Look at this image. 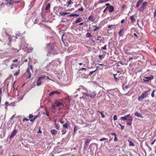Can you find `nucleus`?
Returning <instances> with one entry per match:
<instances>
[{"instance_id":"ddd939ff","label":"nucleus","mask_w":156,"mask_h":156,"mask_svg":"<svg viewBox=\"0 0 156 156\" xmlns=\"http://www.w3.org/2000/svg\"><path fill=\"white\" fill-rule=\"evenodd\" d=\"M17 133V130L14 129L12 132L11 133V135H9V137L10 138H12Z\"/></svg>"},{"instance_id":"f257e3e1","label":"nucleus","mask_w":156,"mask_h":156,"mask_svg":"<svg viewBox=\"0 0 156 156\" xmlns=\"http://www.w3.org/2000/svg\"><path fill=\"white\" fill-rule=\"evenodd\" d=\"M57 47L56 45L53 44L50 46V49L48 50V52L49 53L57 54L58 53Z\"/></svg>"},{"instance_id":"4c0bfd02","label":"nucleus","mask_w":156,"mask_h":156,"mask_svg":"<svg viewBox=\"0 0 156 156\" xmlns=\"http://www.w3.org/2000/svg\"><path fill=\"white\" fill-rule=\"evenodd\" d=\"M134 115L136 116H137L138 117H140L141 116L140 114H139L137 112H136L135 113Z\"/></svg>"},{"instance_id":"412c9836","label":"nucleus","mask_w":156,"mask_h":156,"mask_svg":"<svg viewBox=\"0 0 156 156\" xmlns=\"http://www.w3.org/2000/svg\"><path fill=\"white\" fill-rule=\"evenodd\" d=\"M109 0H99L98 1V3L99 4H101L103 3L109 1Z\"/></svg>"},{"instance_id":"c85d7f7f","label":"nucleus","mask_w":156,"mask_h":156,"mask_svg":"<svg viewBox=\"0 0 156 156\" xmlns=\"http://www.w3.org/2000/svg\"><path fill=\"white\" fill-rule=\"evenodd\" d=\"M50 7V4L48 3L46 6L45 8V10H47L49 9Z\"/></svg>"},{"instance_id":"a878e982","label":"nucleus","mask_w":156,"mask_h":156,"mask_svg":"<svg viewBox=\"0 0 156 156\" xmlns=\"http://www.w3.org/2000/svg\"><path fill=\"white\" fill-rule=\"evenodd\" d=\"M128 141L129 143V146H134V144H133V143L132 142L131 140H128Z\"/></svg>"},{"instance_id":"680f3d73","label":"nucleus","mask_w":156,"mask_h":156,"mask_svg":"<svg viewBox=\"0 0 156 156\" xmlns=\"http://www.w3.org/2000/svg\"><path fill=\"white\" fill-rule=\"evenodd\" d=\"M63 127H68V124L66 123L63 125Z\"/></svg>"},{"instance_id":"4be33fe9","label":"nucleus","mask_w":156,"mask_h":156,"mask_svg":"<svg viewBox=\"0 0 156 156\" xmlns=\"http://www.w3.org/2000/svg\"><path fill=\"white\" fill-rule=\"evenodd\" d=\"M103 37H102L101 36H99L98 37L97 40L101 42L103 40Z\"/></svg>"},{"instance_id":"79ce46f5","label":"nucleus","mask_w":156,"mask_h":156,"mask_svg":"<svg viewBox=\"0 0 156 156\" xmlns=\"http://www.w3.org/2000/svg\"><path fill=\"white\" fill-rule=\"evenodd\" d=\"M54 92L55 93V94H61V92L60 91H58V90H55L54 91Z\"/></svg>"},{"instance_id":"c9c22d12","label":"nucleus","mask_w":156,"mask_h":156,"mask_svg":"<svg viewBox=\"0 0 156 156\" xmlns=\"http://www.w3.org/2000/svg\"><path fill=\"white\" fill-rule=\"evenodd\" d=\"M86 36L88 38L92 37V35L90 33H88L86 34Z\"/></svg>"},{"instance_id":"f3484780","label":"nucleus","mask_w":156,"mask_h":156,"mask_svg":"<svg viewBox=\"0 0 156 156\" xmlns=\"http://www.w3.org/2000/svg\"><path fill=\"white\" fill-rule=\"evenodd\" d=\"M144 0H139L137 2L136 6V7H138L140 4L143 2Z\"/></svg>"},{"instance_id":"9b49d317","label":"nucleus","mask_w":156,"mask_h":156,"mask_svg":"<svg viewBox=\"0 0 156 156\" xmlns=\"http://www.w3.org/2000/svg\"><path fill=\"white\" fill-rule=\"evenodd\" d=\"M12 0H5V2H6L5 4H4V5H10L12 2Z\"/></svg>"},{"instance_id":"bf43d9fd","label":"nucleus","mask_w":156,"mask_h":156,"mask_svg":"<svg viewBox=\"0 0 156 156\" xmlns=\"http://www.w3.org/2000/svg\"><path fill=\"white\" fill-rule=\"evenodd\" d=\"M156 16V9L155 10V11L154 13V17H155Z\"/></svg>"},{"instance_id":"5701e85b","label":"nucleus","mask_w":156,"mask_h":156,"mask_svg":"<svg viewBox=\"0 0 156 156\" xmlns=\"http://www.w3.org/2000/svg\"><path fill=\"white\" fill-rule=\"evenodd\" d=\"M73 2H71V0H68V1L66 3V6L67 7H68L69 5L71 4H73Z\"/></svg>"},{"instance_id":"4468645a","label":"nucleus","mask_w":156,"mask_h":156,"mask_svg":"<svg viewBox=\"0 0 156 156\" xmlns=\"http://www.w3.org/2000/svg\"><path fill=\"white\" fill-rule=\"evenodd\" d=\"M108 9L109 12H112L114 11V8L112 5H110L108 7Z\"/></svg>"},{"instance_id":"603ef678","label":"nucleus","mask_w":156,"mask_h":156,"mask_svg":"<svg viewBox=\"0 0 156 156\" xmlns=\"http://www.w3.org/2000/svg\"><path fill=\"white\" fill-rule=\"evenodd\" d=\"M117 119V116L116 115H115L113 116V119L116 120Z\"/></svg>"},{"instance_id":"0eeeda50","label":"nucleus","mask_w":156,"mask_h":156,"mask_svg":"<svg viewBox=\"0 0 156 156\" xmlns=\"http://www.w3.org/2000/svg\"><path fill=\"white\" fill-rule=\"evenodd\" d=\"M133 121V118L132 116H130L128 118L126 121V123L128 126H130L132 124V121Z\"/></svg>"},{"instance_id":"2f4dec72","label":"nucleus","mask_w":156,"mask_h":156,"mask_svg":"<svg viewBox=\"0 0 156 156\" xmlns=\"http://www.w3.org/2000/svg\"><path fill=\"white\" fill-rule=\"evenodd\" d=\"M69 16L70 17H72V16H74L77 17V16H79V15L77 14H71Z\"/></svg>"},{"instance_id":"6e6d98bb","label":"nucleus","mask_w":156,"mask_h":156,"mask_svg":"<svg viewBox=\"0 0 156 156\" xmlns=\"http://www.w3.org/2000/svg\"><path fill=\"white\" fill-rule=\"evenodd\" d=\"M118 140L116 136H115L114 139V141H118Z\"/></svg>"},{"instance_id":"473e14b6","label":"nucleus","mask_w":156,"mask_h":156,"mask_svg":"<svg viewBox=\"0 0 156 156\" xmlns=\"http://www.w3.org/2000/svg\"><path fill=\"white\" fill-rule=\"evenodd\" d=\"M123 30H124V29L122 28L119 31V34H118V35L119 36H122V34H121L122 33V32Z\"/></svg>"},{"instance_id":"7c9ffc66","label":"nucleus","mask_w":156,"mask_h":156,"mask_svg":"<svg viewBox=\"0 0 156 156\" xmlns=\"http://www.w3.org/2000/svg\"><path fill=\"white\" fill-rule=\"evenodd\" d=\"M93 27H94L95 28L93 30V31H96L98 29H99L100 28V27H98V26H96V25H94V26H93Z\"/></svg>"},{"instance_id":"774afa93","label":"nucleus","mask_w":156,"mask_h":156,"mask_svg":"<svg viewBox=\"0 0 156 156\" xmlns=\"http://www.w3.org/2000/svg\"><path fill=\"white\" fill-rule=\"evenodd\" d=\"M155 140H156V139H155V140H154V141H153V142L151 143V145H153V144H154V142H155Z\"/></svg>"},{"instance_id":"58836bf2","label":"nucleus","mask_w":156,"mask_h":156,"mask_svg":"<svg viewBox=\"0 0 156 156\" xmlns=\"http://www.w3.org/2000/svg\"><path fill=\"white\" fill-rule=\"evenodd\" d=\"M56 106L55 104V105H52L51 106V109L53 110H55L56 108Z\"/></svg>"},{"instance_id":"a19ab883","label":"nucleus","mask_w":156,"mask_h":156,"mask_svg":"<svg viewBox=\"0 0 156 156\" xmlns=\"http://www.w3.org/2000/svg\"><path fill=\"white\" fill-rule=\"evenodd\" d=\"M96 70L95 71L90 72L89 74V76H91L95 72Z\"/></svg>"},{"instance_id":"e2e57ef3","label":"nucleus","mask_w":156,"mask_h":156,"mask_svg":"<svg viewBox=\"0 0 156 156\" xmlns=\"http://www.w3.org/2000/svg\"><path fill=\"white\" fill-rule=\"evenodd\" d=\"M113 26V25H109L108 26V28H110L111 27Z\"/></svg>"},{"instance_id":"1a4fd4ad","label":"nucleus","mask_w":156,"mask_h":156,"mask_svg":"<svg viewBox=\"0 0 156 156\" xmlns=\"http://www.w3.org/2000/svg\"><path fill=\"white\" fill-rule=\"evenodd\" d=\"M54 104L55 105L56 107H58L60 106L63 105V104L62 103L58 101L57 100L55 101Z\"/></svg>"},{"instance_id":"864d4df0","label":"nucleus","mask_w":156,"mask_h":156,"mask_svg":"<svg viewBox=\"0 0 156 156\" xmlns=\"http://www.w3.org/2000/svg\"><path fill=\"white\" fill-rule=\"evenodd\" d=\"M89 94H88L87 93H86L85 92H83V95L84 96H89Z\"/></svg>"},{"instance_id":"a211bd4d","label":"nucleus","mask_w":156,"mask_h":156,"mask_svg":"<svg viewBox=\"0 0 156 156\" xmlns=\"http://www.w3.org/2000/svg\"><path fill=\"white\" fill-rule=\"evenodd\" d=\"M117 75V74H113V76L114 77V79H115V81L116 82H118V81L119 80V77H118V78L116 77V76Z\"/></svg>"},{"instance_id":"f8f14e48","label":"nucleus","mask_w":156,"mask_h":156,"mask_svg":"<svg viewBox=\"0 0 156 156\" xmlns=\"http://www.w3.org/2000/svg\"><path fill=\"white\" fill-rule=\"evenodd\" d=\"M88 19L92 22H93L95 20V19L94 17L92 14H91L88 18Z\"/></svg>"},{"instance_id":"37998d69","label":"nucleus","mask_w":156,"mask_h":156,"mask_svg":"<svg viewBox=\"0 0 156 156\" xmlns=\"http://www.w3.org/2000/svg\"><path fill=\"white\" fill-rule=\"evenodd\" d=\"M55 94V93L54 92V91H51V92L49 94V95L50 96H52V95H53L54 94Z\"/></svg>"},{"instance_id":"cd10ccee","label":"nucleus","mask_w":156,"mask_h":156,"mask_svg":"<svg viewBox=\"0 0 156 156\" xmlns=\"http://www.w3.org/2000/svg\"><path fill=\"white\" fill-rule=\"evenodd\" d=\"M20 69H19L18 71L16 72V73H14V75L15 76H18L20 73Z\"/></svg>"},{"instance_id":"f704fd0d","label":"nucleus","mask_w":156,"mask_h":156,"mask_svg":"<svg viewBox=\"0 0 156 156\" xmlns=\"http://www.w3.org/2000/svg\"><path fill=\"white\" fill-rule=\"evenodd\" d=\"M149 91H150L149 90H146V91H145L144 93H142V94H144V95L146 97L148 93L149 92Z\"/></svg>"},{"instance_id":"b1692460","label":"nucleus","mask_w":156,"mask_h":156,"mask_svg":"<svg viewBox=\"0 0 156 156\" xmlns=\"http://www.w3.org/2000/svg\"><path fill=\"white\" fill-rule=\"evenodd\" d=\"M34 116L32 114H30L29 116V119H30V121L33 122V119Z\"/></svg>"},{"instance_id":"ea45409f","label":"nucleus","mask_w":156,"mask_h":156,"mask_svg":"<svg viewBox=\"0 0 156 156\" xmlns=\"http://www.w3.org/2000/svg\"><path fill=\"white\" fill-rule=\"evenodd\" d=\"M17 66H18L17 65H16L15 66L16 67H17ZM14 66H15V65L13 64H12L10 66L11 69H13L14 68Z\"/></svg>"},{"instance_id":"a18cd8bd","label":"nucleus","mask_w":156,"mask_h":156,"mask_svg":"<svg viewBox=\"0 0 156 156\" xmlns=\"http://www.w3.org/2000/svg\"><path fill=\"white\" fill-rule=\"evenodd\" d=\"M99 4V3H98V2H97L94 3V8H96L97 7V5L98 4Z\"/></svg>"},{"instance_id":"6ab92c4d","label":"nucleus","mask_w":156,"mask_h":156,"mask_svg":"<svg viewBox=\"0 0 156 156\" xmlns=\"http://www.w3.org/2000/svg\"><path fill=\"white\" fill-rule=\"evenodd\" d=\"M96 94L95 93V92H93V94H89V97H90L92 98H94L96 95Z\"/></svg>"},{"instance_id":"9d476101","label":"nucleus","mask_w":156,"mask_h":156,"mask_svg":"<svg viewBox=\"0 0 156 156\" xmlns=\"http://www.w3.org/2000/svg\"><path fill=\"white\" fill-rule=\"evenodd\" d=\"M130 114H128L126 115H125V116H124V117H121L120 119V120H124V121H125L126 120H127V119H128V118H129V117H130Z\"/></svg>"},{"instance_id":"3c124183","label":"nucleus","mask_w":156,"mask_h":156,"mask_svg":"<svg viewBox=\"0 0 156 156\" xmlns=\"http://www.w3.org/2000/svg\"><path fill=\"white\" fill-rule=\"evenodd\" d=\"M87 70L85 68H82L79 70V71H83L85 70L86 71Z\"/></svg>"},{"instance_id":"8fccbe9b","label":"nucleus","mask_w":156,"mask_h":156,"mask_svg":"<svg viewBox=\"0 0 156 156\" xmlns=\"http://www.w3.org/2000/svg\"><path fill=\"white\" fill-rule=\"evenodd\" d=\"M29 120V118L28 119L27 118H24L23 119V121L24 122L25 121H28Z\"/></svg>"},{"instance_id":"c756f323","label":"nucleus","mask_w":156,"mask_h":156,"mask_svg":"<svg viewBox=\"0 0 156 156\" xmlns=\"http://www.w3.org/2000/svg\"><path fill=\"white\" fill-rule=\"evenodd\" d=\"M81 21L82 19L81 18H79L76 20L75 22V23L76 24L77 23H79L81 22Z\"/></svg>"},{"instance_id":"0e129e2a","label":"nucleus","mask_w":156,"mask_h":156,"mask_svg":"<svg viewBox=\"0 0 156 156\" xmlns=\"http://www.w3.org/2000/svg\"><path fill=\"white\" fill-rule=\"evenodd\" d=\"M77 127H74V131H73L74 133L76 131L77 129Z\"/></svg>"},{"instance_id":"338daca9","label":"nucleus","mask_w":156,"mask_h":156,"mask_svg":"<svg viewBox=\"0 0 156 156\" xmlns=\"http://www.w3.org/2000/svg\"><path fill=\"white\" fill-rule=\"evenodd\" d=\"M38 117L37 116H36L34 117L33 119V121L35 120V119Z\"/></svg>"},{"instance_id":"de8ad7c7","label":"nucleus","mask_w":156,"mask_h":156,"mask_svg":"<svg viewBox=\"0 0 156 156\" xmlns=\"http://www.w3.org/2000/svg\"><path fill=\"white\" fill-rule=\"evenodd\" d=\"M98 57L101 60H102V58H104L103 55H99Z\"/></svg>"},{"instance_id":"72a5a7b5","label":"nucleus","mask_w":156,"mask_h":156,"mask_svg":"<svg viewBox=\"0 0 156 156\" xmlns=\"http://www.w3.org/2000/svg\"><path fill=\"white\" fill-rule=\"evenodd\" d=\"M98 112H99L101 115V117L102 118H104L105 117V115H104L103 112H100L99 111H97Z\"/></svg>"},{"instance_id":"e433bc0d","label":"nucleus","mask_w":156,"mask_h":156,"mask_svg":"<svg viewBox=\"0 0 156 156\" xmlns=\"http://www.w3.org/2000/svg\"><path fill=\"white\" fill-rule=\"evenodd\" d=\"M12 62H18L17 64L18 63H19L20 62V61H18V59H14V60H13L12 61Z\"/></svg>"},{"instance_id":"09e8293b","label":"nucleus","mask_w":156,"mask_h":156,"mask_svg":"<svg viewBox=\"0 0 156 156\" xmlns=\"http://www.w3.org/2000/svg\"><path fill=\"white\" fill-rule=\"evenodd\" d=\"M12 49L13 51H14V52H18L19 51V50H17L16 49H15V48H13Z\"/></svg>"},{"instance_id":"bb28decb","label":"nucleus","mask_w":156,"mask_h":156,"mask_svg":"<svg viewBox=\"0 0 156 156\" xmlns=\"http://www.w3.org/2000/svg\"><path fill=\"white\" fill-rule=\"evenodd\" d=\"M69 12H60L59 13V14L61 15L62 16H63L65 15L69 14Z\"/></svg>"},{"instance_id":"7ed1b4c3","label":"nucleus","mask_w":156,"mask_h":156,"mask_svg":"<svg viewBox=\"0 0 156 156\" xmlns=\"http://www.w3.org/2000/svg\"><path fill=\"white\" fill-rule=\"evenodd\" d=\"M148 5L147 2H143L142 4V6L139 9L140 11H143L146 8Z\"/></svg>"},{"instance_id":"39448f33","label":"nucleus","mask_w":156,"mask_h":156,"mask_svg":"<svg viewBox=\"0 0 156 156\" xmlns=\"http://www.w3.org/2000/svg\"><path fill=\"white\" fill-rule=\"evenodd\" d=\"M86 140L84 142L85 145L83 148L84 150H85L87 148L90 141L91 140L90 139L88 138H86Z\"/></svg>"},{"instance_id":"423d86ee","label":"nucleus","mask_w":156,"mask_h":156,"mask_svg":"<svg viewBox=\"0 0 156 156\" xmlns=\"http://www.w3.org/2000/svg\"><path fill=\"white\" fill-rule=\"evenodd\" d=\"M30 69L33 72V67L31 65H30V66L29 67H28L27 68V69L26 71V72L28 74V76L27 77V78H30L31 77V74L30 72Z\"/></svg>"},{"instance_id":"4d7b16f0","label":"nucleus","mask_w":156,"mask_h":156,"mask_svg":"<svg viewBox=\"0 0 156 156\" xmlns=\"http://www.w3.org/2000/svg\"><path fill=\"white\" fill-rule=\"evenodd\" d=\"M103 50H106V45H105L102 48Z\"/></svg>"},{"instance_id":"dca6fc26","label":"nucleus","mask_w":156,"mask_h":156,"mask_svg":"<svg viewBox=\"0 0 156 156\" xmlns=\"http://www.w3.org/2000/svg\"><path fill=\"white\" fill-rule=\"evenodd\" d=\"M133 55V57H129V60H128V61H130L131 60L133 59H136L137 58L139 57V56H134V55Z\"/></svg>"},{"instance_id":"aec40b11","label":"nucleus","mask_w":156,"mask_h":156,"mask_svg":"<svg viewBox=\"0 0 156 156\" xmlns=\"http://www.w3.org/2000/svg\"><path fill=\"white\" fill-rule=\"evenodd\" d=\"M50 131L52 135H55L57 133V131L55 129L51 130Z\"/></svg>"},{"instance_id":"13d9d810","label":"nucleus","mask_w":156,"mask_h":156,"mask_svg":"<svg viewBox=\"0 0 156 156\" xmlns=\"http://www.w3.org/2000/svg\"><path fill=\"white\" fill-rule=\"evenodd\" d=\"M108 7H106L105 9L104 10V11H103V13H105V12H106V10L108 9Z\"/></svg>"},{"instance_id":"052dcab7","label":"nucleus","mask_w":156,"mask_h":156,"mask_svg":"<svg viewBox=\"0 0 156 156\" xmlns=\"http://www.w3.org/2000/svg\"><path fill=\"white\" fill-rule=\"evenodd\" d=\"M60 122L61 124H62L63 123L64 121H63V120L62 119H61L60 121Z\"/></svg>"},{"instance_id":"f03ea898","label":"nucleus","mask_w":156,"mask_h":156,"mask_svg":"<svg viewBox=\"0 0 156 156\" xmlns=\"http://www.w3.org/2000/svg\"><path fill=\"white\" fill-rule=\"evenodd\" d=\"M45 76H41L39 77L37 79V86H40L41 84L42 83L44 79L45 78Z\"/></svg>"},{"instance_id":"20e7f679","label":"nucleus","mask_w":156,"mask_h":156,"mask_svg":"<svg viewBox=\"0 0 156 156\" xmlns=\"http://www.w3.org/2000/svg\"><path fill=\"white\" fill-rule=\"evenodd\" d=\"M154 79V76L152 75H151L149 77H144L143 79L144 82H148L151 81Z\"/></svg>"},{"instance_id":"c03bdc74","label":"nucleus","mask_w":156,"mask_h":156,"mask_svg":"<svg viewBox=\"0 0 156 156\" xmlns=\"http://www.w3.org/2000/svg\"><path fill=\"white\" fill-rule=\"evenodd\" d=\"M83 7H82L81 8H79L77 10L76 12H77V11H83Z\"/></svg>"},{"instance_id":"393cba45","label":"nucleus","mask_w":156,"mask_h":156,"mask_svg":"<svg viewBox=\"0 0 156 156\" xmlns=\"http://www.w3.org/2000/svg\"><path fill=\"white\" fill-rule=\"evenodd\" d=\"M134 15L131 16L130 17V18L131 19V21L133 23H134L135 21V19L134 17Z\"/></svg>"},{"instance_id":"69168bd1","label":"nucleus","mask_w":156,"mask_h":156,"mask_svg":"<svg viewBox=\"0 0 156 156\" xmlns=\"http://www.w3.org/2000/svg\"><path fill=\"white\" fill-rule=\"evenodd\" d=\"M124 20H125L124 19H122V20H121V23H124Z\"/></svg>"},{"instance_id":"6e6552de","label":"nucleus","mask_w":156,"mask_h":156,"mask_svg":"<svg viewBox=\"0 0 156 156\" xmlns=\"http://www.w3.org/2000/svg\"><path fill=\"white\" fill-rule=\"evenodd\" d=\"M124 51L126 54L128 55H133L135 54L134 52L131 53L130 51V49L128 48H125L124 49Z\"/></svg>"},{"instance_id":"2eb2a0df","label":"nucleus","mask_w":156,"mask_h":156,"mask_svg":"<svg viewBox=\"0 0 156 156\" xmlns=\"http://www.w3.org/2000/svg\"><path fill=\"white\" fill-rule=\"evenodd\" d=\"M145 97L144 94H142L138 98V100L139 101H142Z\"/></svg>"},{"instance_id":"49530a36","label":"nucleus","mask_w":156,"mask_h":156,"mask_svg":"<svg viewBox=\"0 0 156 156\" xmlns=\"http://www.w3.org/2000/svg\"><path fill=\"white\" fill-rule=\"evenodd\" d=\"M155 91V90H154L151 94V96L153 98L154 97V93Z\"/></svg>"},{"instance_id":"5fc2aeb1","label":"nucleus","mask_w":156,"mask_h":156,"mask_svg":"<svg viewBox=\"0 0 156 156\" xmlns=\"http://www.w3.org/2000/svg\"><path fill=\"white\" fill-rule=\"evenodd\" d=\"M107 139V138H103L100 139V140L101 141H103V140H106Z\"/></svg>"}]
</instances>
